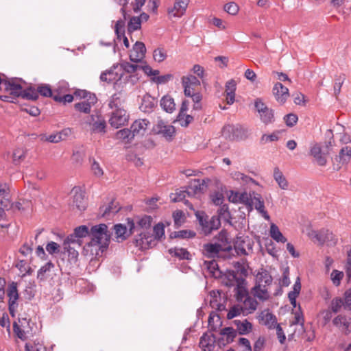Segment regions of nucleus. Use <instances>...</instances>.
Here are the masks:
<instances>
[{
  "instance_id": "1",
  "label": "nucleus",
  "mask_w": 351,
  "mask_h": 351,
  "mask_svg": "<svg viewBox=\"0 0 351 351\" xmlns=\"http://www.w3.org/2000/svg\"><path fill=\"white\" fill-rule=\"evenodd\" d=\"M73 232L75 237L80 240L87 236L90 237V241L86 245L85 250L95 257L101 256L108 247L110 234L108 231V226L104 223L94 226L90 230L85 225L80 226L74 229Z\"/></svg>"
},
{
  "instance_id": "2",
  "label": "nucleus",
  "mask_w": 351,
  "mask_h": 351,
  "mask_svg": "<svg viewBox=\"0 0 351 351\" xmlns=\"http://www.w3.org/2000/svg\"><path fill=\"white\" fill-rule=\"evenodd\" d=\"M19 82H22L21 79L12 78L4 81V89L6 92L10 93L13 99L21 97L23 99L29 100H36L37 95L34 91V87L30 86L23 89Z\"/></svg>"
},
{
  "instance_id": "3",
  "label": "nucleus",
  "mask_w": 351,
  "mask_h": 351,
  "mask_svg": "<svg viewBox=\"0 0 351 351\" xmlns=\"http://www.w3.org/2000/svg\"><path fill=\"white\" fill-rule=\"evenodd\" d=\"M154 235L148 232H141L134 239V243L140 249L146 250L155 245V241L160 239L165 235V226L162 223H158L154 226Z\"/></svg>"
},
{
  "instance_id": "4",
  "label": "nucleus",
  "mask_w": 351,
  "mask_h": 351,
  "mask_svg": "<svg viewBox=\"0 0 351 351\" xmlns=\"http://www.w3.org/2000/svg\"><path fill=\"white\" fill-rule=\"evenodd\" d=\"M197 219L201 226L202 231L205 235L210 234L213 230H217L221 226V221L216 215L209 217L204 213H197Z\"/></svg>"
},
{
  "instance_id": "5",
  "label": "nucleus",
  "mask_w": 351,
  "mask_h": 351,
  "mask_svg": "<svg viewBox=\"0 0 351 351\" xmlns=\"http://www.w3.org/2000/svg\"><path fill=\"white\" fill-rule=\"evenodd\" d=\"M329 308L334 313H338L341 308L351 311V290H346L343 297L334 298L330 304Z\"/></svg>"
},
{
  "instance_id": "6",
  "label": "nucleus",
  "mask_w": 351,
  "mask_h": 351,
  "mask_svg": "<svg viewBox=\"0 0 351 351\" xmlns=\"http://www.w3.org/2000/svg\"><path fill=\"white\" fill-rule=\"evenodd\" d=\"M7 295L8 297V310L12 317L15 316L19 303V294L18 291V284L16 282H11L8 285L6 289Z\"/></svg>"
},
{
  "instance_id": "7",
  "label": "nucleus",
  "mask_w": 351,
  "mask_h": 351,
  "mask_svg": "<svg viewBox=\"0 0 351 351\" xmlns=\"http://www.w3.org/2000/svg\"><path fill=\"white\" fill-rule=\"evenodd\" d=\"M152 218L151 216L144 215L142 217H135L134 219H128V226L130 229V233L135 231L138 232L143 230V232H147L152 226Z\"/></svg>"
},
{
  "instance_id": "8",
  "label": "nucleus",
  "mask_w": 351,
  "mask_h": 351,
  "mask_svg": "<svg viewBox=\"0 0 351 351\" xmlns=\"http://www.w3.org/2000/svg\"><path fill=\"white\" fill-rule=\"evenodd\" d=\"M254 107L259 114L260 119L265 124L267 125L274 121V114L272 109L269 108L261 99H256Z\"/></svg>"
},
{
  "instance_id": "9",
  "label": "nucleus",
  "mask_w": 351,
  "mask_h": 351,
  "mask_svg": "<svg viewBox=\"0 0 351 351\" xmlns=\"http://www.w3.org/2000/svg\"><path fill=\"white\" fill-rule=\"evenodd\" d=\"M84 123L91 127L93 132L103 134L106 132V123L104 119L100 115L92 114L88 116Z\"/></svg>"
},
{
  "instance_id": "10",
  "label": "nucleus",
  "mask_w": 351,
  "mask_h": 351,
  "mask_svg": "<svg viewBox=\"0 0 351 351\" xmlns=\"http://www.w3.org/2000/svg\"><path fill=\"white\" fill-rule=\"evenodd\" d=\"M253 241L247 236L237 237L234 249L238 254L247 255L252 251Z\"/></svg>"
},
{
  "instance_id": "11",
  "label": "nucleus",
  "mask_w": 351,
  "mask_h": 351,
  "mask_svg": "<svg viewBox=\"0 0 351 351\" xmlns=\"http://www.w3.org/2000/svg\"><path fill=\"white\" fill-rule=\"evenodd\" d=\"M128 119L129 115L125 109H118L117 110H112L110 112L109 123L111 126L118 128L124 125L128 122Z\"/></svg>"
},
{
  "instance_id": "12",
  "label": "nucleus",
  "mask_w": 351,
  "mask_h": 351,
  "mask_svg": "<svg viewBox=\"0 0 351 351\" xmlns=\"http://www.w3.org/2000/svg\"><path fill=\"white\" fill-rule=\"evenodd\" d=\"M71 194L73 195L72 206L80 211L84 210L87 205L84 192L80 187L75 186L71 190Z\"/></svg>"
},
{
  "instance_id": "13",
  "label": "nucleus",
  "mask_w": 351,
  "mask_h": 351,
  "mask_svg": "<svg viewBox=\"0 0 351 351\" xmlns=\"http://www.w3.org/2000/svg\"><path fill=\"white\" fill-rule=\"evenodd\" d=\"M332 324L345 334L351 332V318L343 315H338L332 319Z\"/></svg>"
},
{
  "instance_id": "14",
  "label": "nucleus",
  "mask_w": 351,
  "mask_h": 351,
  "mask_svg": "<svg viewBox=\"0 0 351 351\" xmlns=\"http://www.w3.org/2000/svg\"><path fill=\"white\" fill-rule=\"evenodd\" d=\"M145 53L146 47L145 44L142 42L136 41L130 55V59L133 62H140L145 58Z\"/></svg>"
},
{
  "instance_id": "15",
  "label": "nucleus",
  "mask_w": 351,
  "mask_h": 351,
  "mask_svg": "<svg viewBox=\"0 0 351 351\" xmlns=\"http://www.w3.org/2000/svg\"><path fill=\"white\" fill-rule=\"evenodd\" d=\"M150 122L146 119H139L135 120L132 124L130 129L135 136H143L149 125Z\"/></svg>"
},
{
  "instance_id": "16",
  "label": "nucleus",
  "mask_w": 351,
  "mask_h": 351,
  "mask_svg": "<svg viewBox=\"0 0 351 351\" xmlns=\"http://www.w3.org/2000/svg\"><path fill=\"white\" fill-rule=\"evenodd\" d=\"M207 185L204 180H201L199 179H195L189 185L186 187L188 190V196L193 197L197 195H199L206 190Z\"/></svg>"
},
{
  "instance_id": "17",
  "label": "nucleus",
  "mask_w": 351,
  "mask_h": 351,
  "mask_svg": "<svg viewBox=\"0 0 351 351\" xmlns=\"http://www.w3.org/2000/svg\"><path fill=\"white\" fill-rule=\"evenodd\" d=\"M227 247L220 246L215 243H206L203 245V254L208 258H215L219 256L220 252H225Z\"/></svg>"
},
{
  "instance_id": "18",
  "label": "nucleus",
  "mask_w": 351,
  "mask_h": 351,
  "mask_svg": "<svg viewBox=\"0 0 351 351\" xmlns=\"http://www.w3.org/2000/svg\"><path fill=\"white\" fill-rule=\"evenodd\" d=\"M273 94L276 100L281 104H284L289 96V89L279 82L274 84Z\"/></svg>"
},
{
  "instance_id": "19",
  "label": "nucleus",
  "mask_w": 351,
  "mask_h": 351,
  "mask_svg": "<svg viewBox=\"0 0 351 351\" xmlns=\"http://www.w3.org/2000/svg\"><path fill=\"white\" fill-rule=\"evenodd\" d=\"M97 101V98L95 95H90L89 98L82 102L76 103L75 108L76 110L88 114L90 112L92 106H93Z\"/></svg>"
},
{
  "instance_id": "20",
  "label": "nucleus",
  "mask_w": 351,
  "mask_h": 351,
  "mask_svg": "<svg viewBox=\"0 0 351 351\" xmlns=\"http://www.w3.org/2000/svg\"><path fill=\"white\" fill-rule=\"evenodd\" d=\"M310 154L318 165L325 166L326 165V154L322 151L321 147L318 144L314 145L311 148Z\"/></svg>"
},
{
  "instance_id": "21",
  "label": "nucleus",
  "mask_w": 351,
  "mask_h": 351,
  "mask_svg": "<svg viewBox=\"0 0 351 351\" xmlns=\"http://www.w3.org/2000/svg\"><path fill=\"white\" fill-rule=\"evenodd\" d=\"M125 96L122 92L113 94L109 99L108 106L112 110L118 109H124L123 104L125 103Z\"/></svg>"
},
{
  "instance_id": "22",
  "label": "nucleus",
  "mask_w": 351,
  "mask_h": 351,
  "mask_svg": "<svg viewBox=\"0 0 351 351\" xmlns=\"http://www.w3.org/2000/svg\"><path fill=\"white\" fill-rule=\"evenodd\" d=\"M156 132L162 134L167 140H171L175 133V128L173 125H167L160 120L156 125Z\"/></svg>"
},
{
  "instance_id": "23",
  "label": "nucleus",
  "mask_w": 351,
  "mask_h": 351,
  "mask_svg": "<svg viewBox=\"0 0 351 351\" xmlns=\"http://www.w3.org/2000/svg\"><path fill=\"white\" fill-rule=\"evenodd\" d=\"M315 237L321 243H327L328 245H335L337 241L336 237L328 230H320Z\"/></svg>"
},
{
  "instance_id": "24",
  "label": "nucleus",
  "mask_w": 351,
  "mask_h": 351,
  "mask_svg": "<svg viewBox=\"0 0 351 351\" xmlns=\"http://www.w3.org/2000/svg\"><path fill=\"white\" fill-rule=\"evenodd\" d=\"M237 83L234 80L231 79L226 83V102L232 105L235 101V91Z\"/></svg>"
},
{
  "instance_id": "25",
  "label": "nucleus",
  "mask_w": 351,
  "mask_h": 351,
  "mask_svg": "<svg viewBox=\"0 0 351 351\" xmlns=\"http://www.w3.org/2000/svg\"><path fill=\"white\" fill-rule=\"evenodd\" d=\"M272 282V277L269 274V273L266 270H262L261 271H259L256 277V285L254 287H256V289L258 287H260V286L263 287L265 285V287L271 285Z\"/></svg>"
},
{
  "instance_id": "26",
  "label": "nucleus",
  "mask_w": 351,
  "mask_h": 351,
  "mask_svg": "<svg viewBox=\"0 0 351 351\" xmlns=\"http://www.w3.org/2000/svg\"><path fill=\"white\" fill-rule=\"evenodd\" d=\"M204 267L209 273L210 276L215 278L221 277V271L219 270V265L215 260L205 261Z\"/></svg>"
},
{
  "instance_id": "27",
  "label": "nucleus",
  "mask_w": 351,
  "mask_h": 351,
  "mask_svg": "<svg viewBox=\"0 0 351 351\" xmlns=\"http://www.w3.org/2000/svg\"><path fill=\"white\" fill-rule=\"evenodd\" d=\"M114 32L118 39L123 38V44L126 48L130 47L128 38L125 36V21L119 19L117 21L114 27Z\"/></svg>"
},
{
  "instance_id": "28",
  "label": "nucleus",
  "mask_w": 351,
  "mask_h": 351,
  "mask_svg": "<svg viewBox=\"0 0 351 351\" xmlns=\"http://www.w3.org/2000/svg\"><path fill=\"white\" fill-rule=\"evenodd\" d=\"M234 325L237 327V330L241 335L250 333L252 330V324L247 319L243 321L235 319L233 321Z\"/></svg>"
},
{
  "instance_id": "29",
  "label": "nucleus",
  "mask_w": 351,
  "mask_h": 351,
  "mask_svg": "<svg viewBox=\"0 0 351 351\" xmlns=\"http://www.w3.org/2000/svg\"><path fill=\"white\" fill-rule=\"evenodd\" d=\"M156 102L154 98L147 94L142 98L140 109L144 112L149 113L153 111Z\"/></svg>"
},
{
  "instance_id": "30",
  "label": "nucleus",
  "mask_w": 351,
  "mask_h": 351,
  "mask_svg": "<svg viewBox=\"0 0 351 351\" xmlns=\"http://www.w3.org/2000/svg\"><path fill=\"white\" fill-rule=\"evenodd\" d=\"M117 67V66H114L113 69H111L109 71L103 72L100 75V80L108 83H112L120 80L121 75H119L118 73L114 72V69H115Z\"/></svg>"
},
{
  "instance_id": "31",
  "label": "nucleus",
  "mask_w": 351,
  "mask_h": 351,
  "mask_svg": "<svg viewBox=\"0 0 351 351\" xmlns=\"http://www.w3.org/2000/svg\"><path fill=\"white\" fill-rule=\"evenodd\" d=\"M252 204L254 205L255 208L262 214L263 217L267 219H269V216L265 209L264 202L262 200L261 195L254 197L252 199Z\"/></svg>"
},
{
  "instance_id": "32",
  "label": "nucleus",
  "mask_w": 351,
  "mask_h": 351,
  "mask_svg": "<svg viewBox=\"0 0 351 351\" xmlns=\"http://www.w3.org/2000/svg\"><path fill=\"white\" fill-rule=\"evenodd\" d=\"M251 293L254 297L258 298L263 302L267 300L269 298V294L265 285L263 287L260 286L257 289H256V287H254L251 290Z\"/></svg>"
},
{
  "instance_id": "33",
  "label": "nucleus",
  "mask_w": 351,
  "mask_h": 351,
  "mask_svg": "<svg viewBox=\"0 0 351 351\" xmlns=\"http://www.w3.org/2000/svg\"><path fill=\"white\" fill-rule=\"evenodd\" d=\"M160 106L167 112L171 113L176 109V104L172 97L165 95L160 100Z\"/></svg>"
},
{
  "instance_id": "34",
  "label": "nucleus",
  "mask_w": 351,
  "mask_h": 351,
  "mask_svg": "<svg viewBox=\"0 0 351 351\" xmlns=\"http://www.w3.org/2000/svg\"><path fill=\"white\" fill-rule=\"evenodd\" d=\"M34 91L36 93L37 99L38 98V95H40L43 97H52L53 98V90L51 88L49 84H41L38 85L37 88H34Z\"/></svg>"
},
{
  "instance_id": "35",
  "label": "nucleus",
  "mask_w": 351,
  "mask_h": 351,
  "mask_svg": "<svg viewBox=\"0 0 351 351\" xmlns=\"http://www.w3.org/2000/svg\"><path fill=\"white\" fill-rule=\"evenodd\" d=\"M114 234L117 239V241L118 242L123 241L125 240L128 236V231H127V227L119 223L116 224L114 226Z\"/></svg>"
},
{
  "instance_id": "36",
  "label": "nucleus",
  "mask_w": 351,
  "mask_h": 351,
  "mask_svg": "<svg viewBox=\"0 0 351 351\" xmlns=\"http://www.w3.org/2000/svg\"><path fill=\"white\" fill-rule=\"evenodd\" d=\"M269 234L270 237L277 242L284 243L287 241V239L282 235L278 227L274 223H271L270 226Z\"/></svg>"
},
{
  "instance_id": "37",
  "label": "nucleus",
  "mask_w": 351,
  "mask_h": 351,
  "mask_svg": "<svg viewBox=\"0 0 351 351\" xmlns=\"http://www.w3.org/2000/svg\"><path fill=\"white\" fill-rule=\"evenodd\" d=\"M216 239L217 240V244L220 246L227 247V249L225 250V252H229L232 250V245L228 241V233L225 230H221L216 237Z\"/></svg>"
},
{
  "instance_id": "38",
  "label": "nucleus",
  "mask_w": 351,
  "mask_h": 351,
  "mask_svg": "<svg viewBox=\"0 0 351 351\" xmlns=\"http://www.w3.org/2000/svg\"><path fill=\"white\" fill-rule=\"evenodd\" d=\"M169 253L171 255L178 257L182 260L191 259L190 253L187 251L186 249H184V248H178V247L171 248L169 250Z\"/></svg>"
},
{
  "instance_id": "39",
  "label": "nucleus",
  "mask_w": 351,
  "mask_h": 351,
  "mask_svg": "<svg viewBox=\"0 0 351 351\" xmlns=\"http://www.w3.org/2000/svg\"><path fill=\"white\" fill-rule=\"evenodd\" d=\"M69 90V86L66 81H60L53 90V97L54 96L61 97Z\"/></svg>"
},
{
  "instance_id": "40",
  "label": "nucleus",
  "mask_w": 351,
  "mask_h": 351,
  "mask_svg": "<svg viewBox=\"0 0 351 351\" xmlns=\"http://www.w3.org/2000/svg\"><path fill=\"white\" fill-rule=\"evenodd\" d=\"M274 178L278 183L280 188L282 189H287L288 187V182L283 176L282 173L278 167H276L274 171Z\"/></svg>"
},
{
  "instance_id": "41",
  "label": "nucleus",
  "mask_w": 351,
  "mask_h": 351,
  "mask_svg": "<svg viewBox=\"0 0 351 351\" xmlns=\"http://www.w3.org/2000/svg\"><path fill=\"white\" fill-rule=\"evenodd\" d=\"M262 314L261 319L269 329L274 328L278 324L276 316L272 313L267 312L265 314Z\"/></svg>"
},
{
  "instance_id": "42",
  "label": "nucleus",
  "mask_w": 351,
  "mask_h": 351,
  "mask_svg": "<svg viewBox=\"0 0 351 351\" xmlns=\"http://www.w3.org/2000/svg\"><path fill=\"white\" fill-rule=\"evenodd\" d=\"M208 322L210 329L213 331H216L219 326L221 324L220 317L215 312L210 313Z\"/></svg>"
},
{
  "instance_id": "43",
  "label": "nucleus",
  "mask_w": 351,
  "mask_h": 351,
  "mask_svg": "<svg viewBox=\"0 0 351 351\" xmlns=\"http://www.w3.org/2000/svg\"><path fill=\"white\" fill-rule=\"evenodd\" d=\"M188 5V0H177L173 6V10L176 12L174 16H180L184 14Z\"/></svg>"
},
{
  "instance_id": "44",
  "label": "nucleus",
  "mask_w": 351,
  "mask_h": 351,
  "mask_svg": "<svg viewBox=\"0 0 351 351\" xmlns=\"http://www.w3.org/2000/svg\"><path fill=\"white\" fill-rule=\"evenodd\" d=\"M186 196H188L187 188H186V189H177L175 193H171L170 195V198L172 202H178L184 200Z\"/></svg>"
},
{
  "instance_id": "45",
  "label": "nucleus",
  "mask_w": 351,
  "mask_h": 351,
  "mask_svg": "<svg viewBox=\"0 0 351 351\" xmlns=\"http://www.w3.org/2000/svg\"><path fill=\"white\" fill-rule=\"evenodd\" d=\"M63 250L64 253L68 254V258L71 263H75L78 258V252L71 245L64 246Z\"/></svg>"
},
{
  "instance_id": "46",
  "label": "nucleus",
  "mask_w": 351,
  "mask_h": 351,
  "mask_svg": "<svg viewBox=\"0 0 351 351\" xmlns=\"http://www.w3.org/2000/svg\"><path fill=\"white\" fill-rule=\"evenodd\" d=\"M120 210V207H117V206H114V202H112L110 205L106 207H101L100 212H103L101 213V216L104 217H108L111 214L114 215L119 212Z\"/></svg>"
},
{
  "instance_id": "47",
  "label": "nucleus",
  "mask_w": 351,
  "mask_h": 351,
  "mask_svg": "<svg viewBox=\"0 0 351 351\" xmlns=\"http://www.w3.org/2000/svg\"><path fill=\"white\" fill-rule=\"evenodd\" d=\"M195 236V232L192 230H182L180 231H176L171 234L170 237L173 238H181V239H189L193 238Z\"/></svg>"
},
{
  "instance_id": "48",
  "label": "nucleus",
  "mask_w": 351,
  "mask_h": 351,
  "mask_svg": "<svg viewBox=\"0 0 351 351\" xmlns=\"http://www.w3.org/2000/svg\"><path fill=\"white\" fill-rule=\"evenodd\" d=\"M116 138L119 140H127L130 142L134 136H133L131 129L124 128L117 132Z\"/></svg>"
},
{
  "instance_id": "49",
  "label": "nucleus",
  "mask_w": 351,
  "mask_h": 351,
  "mask_svg": "<svg viewBox=\"0 0 351 351\" xmlns=\"http://www.w3.org/2000/svg\"><path fill=\"white\" fill-rule=\"evenodd\" d=\"M243 305L246 310L250 313L254 311L258 306V302L256 299L247 295L243 300Z\"/></svg>"
},
{
  "instance_id": "50",
  "label": "nucleus",
  "mask_w": 351,
  "mask_h": 351,
  "mask_svg": "<svg viewBox=\"0 0 351 351\" xmlns=\"http://www.w3.org/2000/svg\"><path fill=\"white\" fill-rule=\"evenodd\" d=\"M141 21L140 18L136 16H133L130 19L128 25V31L129 32H133L136 31L141 28Z\"/></svg>"
},
{
  "instance_id": "51",
  "label": "nucleus",
  "mask_w": 351,
  "mask_h": 351,
  "mask_svg": "<svg viewBox=\"0 0 351 351\" xmlns=\"http://www.w3.org/2000/svg\"><path fill=\"white\" fill-rule=\"evenodd\" d=\"M182 84H187L193 87H197L200 85V82L197 77L193 75L188 76H183L182 77Z\"/></svg>"
},
{
  "instance_id": "52",
  "label": "nucleus",
  "mask_w": 351,
  "mask_h": 351,
  "mask_svg": "<svg viewBox=\"0 0 351 351\" xmlns=\"http://www.w3.org/2000/svg\"><path fill=\"white\" fill-rule=\"evenodd\" d=\"M166 51L163 48H157L153 52V57L155 61L162 62L167 58Z\"/></svg>"
},
{
  "instance_id": "53",
  "label": "nucleus",
  "mask_w": 351,
  "mask_h": 351,
  "mask_svg": "<svg viewBox=\"0 0 351 351\" xmlns=\"http://www.w3.org/2000/svg\"><path fill=\"white\" fill-rule=\"evenodd\" d=\"M91 171L93 175L97 178H101L104 175L103 169L95 159H93L91 162Z\"/></svg>"
},
{
  "instance_id": "54",
  "label": "nucleus",
  "mask_w": 351,
  "mask_h": 351,
  "mask_svg": "<svg viewBox=\"0 0 351 351\" xmlns=\"http://www.w3.org/2000/svg\"><path fill=\"white\" fill-rule=\"evenodd\" d=\"M82 240L77 237H75V233L69 234L66 239L64 241L63 245L67 246L71 244L77 245L79 247L82 245Z\"/></svg>"
},
{
  "instance_id": "55",
  "label": "nucleus",
  "mask_w": 351,
  "mask_h": 351,
  "mask_svg": "<svg viewBox=\"0 0 351 351\" xmlns=\"http://www.w3.org/2000/svg\"><path fill=\"white\" fill-rule=\"evenodd\" d=\"M340 161L347 162L351 158V149L348 147H343L339 152Z\"/></svg>"
},
{
  "instance_id": "56",
  "label": "nucleus",
  "mask_w": 351,
  "mask_h": 351,
  "mask_svg": "<svg viewBox=\"0 0 351 351\" xmlns=\"http://www.w3.org/2000/svg\"><path fill=\"white\" fill-rule=\"evenodd\" d=\"M332 313H334L331 309L329 308L328 309L323 310L320 312V315L322 319V324L324 326L328 324L332 317Z\"/></svg>"
},
{
  "instance_id": "57",
  "label": "nucleus",
  "mask_w": 351,
  "mask_h": 351,
  "mask_svg": "<svg viewBox=\"0 0 351 351\" xmlns=\"http://www.w3.org/2000/svg\"><path fill=\"white\" fill-rule=\"evenodd\" d=\"M173 79V75L166 74L157 77H154L152 80L158 84H165Z\"/></svg>"
},
{
  "instance_id": "58",
  "label": "nucleus",
  "mask_w": 351,
  "mask_h": 351,
  "mask_svg": "<svg viewBox=\"0 0 351 351\" xmlns=\"http://www.w3.org/2000/svg\"><path fill=\"white\" fill-rule=\"evenodd\" d=\"M25 158V152L23 149H16L14 151L12 158L14 162L17 165L21 162L22 160H23Z\"/></svg>"
},
{
  "instance_id": "59",
  "label": "nucleus",
  "mask_w": 351,
  "mask_h": 351,
  "mask_svg": "<svg viewBox=\"0 0 351 351\" xmlns=\"http://www.w3.org/2000/svg\"><path fill=\"white\" fill-rule=\"evenodd\" d=\"M220 335L226 336L228 339L232 341L237 335V332L232 327H225L221 329Z\"/></svg>"
},
{
  "instance_id": "60",
  "label": "nucleus",
  "mask_w": 351,
  "mask_h": 351,
  "mask_svg": "<svg viewBox=\"0 0 351 351\" xmlns=\"http://www.w3.org/2000/svg\"><path fill=\"white\" fill-rule=\"evenodd\" d=\"M346 77L344 75H339L335 79L334 84V94L337 96L341 91V86L345 80Z\"/></svg>"
},
{
  "instance_id": "61",
  "label": "nucleus",
  "mask_w": 351,
  "mask_h": 351,
  "mask_svg": "<svg viewBox=\"0 0 351 351\" xmlns=\"http://www.w3.org/2000/svg\"><path fill=\"white\" fill-rule=\"evenodd\" d=\"M53 100L57 101V102L63 103V104L71 103L73 100V95H71V94H69V93L68 94L67 93H66L65 94H64L61 97H59L58 95L57 96H54L53 97Z\"/></svg>"
},
{
  "instance_id": "62",
  "label": "nucleus",
  "mask_w": 351,
  "mask_h": 351,
  "mask_svg": "<svg viewBox=\"0 0 351 351\" xmlns=\"http://www.w3.org/2000/svg\"><path fill=\"white\" fill-rule=\"evenodd\" d=\"M224 10L230 14L235 15L239 12V6L234 2H230L224 5Z\"/></svg>"
},
{
  "instance_id": "63",
  "label": "nucleus",
  "mask_w": 351,
  "mask_h": 351,
  "mask_svg": "<svg viewBox=\"0 0 351 351\" xmlns=\"http://www.w3.org/2000/svg\"><path fill=\"white\" fill-rule=\"evenodd\" d=\"M210 197L213 204L217 206L221 205L224 199V196L223 193L219 191L213 193L210 195Z\"/></svg>"
},
{
  "instance_id": "64",
  "label": "nucleus",
  "mask_w": 351,
  "mask_h": 351,
  "mask_svg": "<svg viewBox=\"0 0 351 351\" xmlns=\"http://www.w3.org/2000/svg\"><path fill=\"white\" fill-rule=\"evenodd\" d=\"M221 207L218 210V216L225 220H228L230 217V213L228 210V206L226 204L220 205Z\"/></svg>"
}]
</instances>
